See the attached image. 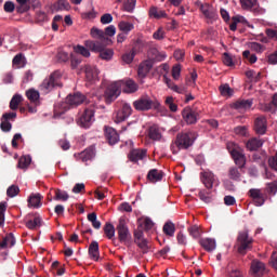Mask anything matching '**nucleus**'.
Wrapping results in <instances>:
<instances>
[{"label":"nucleus","mask_w":277,"mask_h":277,"mask_svg":"<svg viewBox=\"0 0 277 277\" xmlns=\"http://www.w3.org/2000/svg\"><path fill=\"white\" fill-rule=\"evenodd\" d=\"M53 88H62V71L60 70L52 72L50 77L45 78L40 85V89L43 92H51Z\"/></svg>","instance_id":"obj_6"},{"label":"nucleus","mask_w":277,"mask_h":277,"mask_svg":"<svg viewBox=\"0 0 277 277\" xmlns=\"http://www.w3.org/2000/svg\"><path fill=\"white\" fill-rule=\"evenodd\" d=\"M242 56L245 60H248V62H250L251 64H256V55L255 54H250L249 50H246L242 52Z\"/></svg>","instance_id":"obj_57"},{"label":"nucleus","mask_w":277,"mask_h":277,"mask_svg":"<svg viewBox=\"0 0 277 277\" xmlns=\"http://www.w3.org/2000/svg\"><path fill=\"white\" fill-rule=\"evenodd\" d=\"M249 274L253 277H261L265 275V263L253 260L251 262Z\"/></svg>","instance_id":"obj_17"},{"label":"nucleus","mask_w":277,"mask_h":277,"mask_svg":"<svg viewBox=\"0 0 277 277\" xmlns=\"http://www.w3.org/2000/svg\"><path fill=\"white\" fill-rule=\"evenodd\" d=\"M31 164V157L30 156H22L18 160L17 168L25 170V168H29Z\"/></svg>","instance_id":"obj_43"},{"label":"nucleus","mask_w":277,"mask_h":277,"mask_svg":"<svg viewBox=\"0 0 277 277\" xmlns=\"http://www.w3.org/2000/svg\"><path fill=\"white\" fill-rule=\"evenodd\" d=\"M267 62H268V64H272L273 66H275L277 64V50L268 55Z\"/></svg>","instance_id":"obj_64"},{"label":"nucleus","mask_w":277,"mask_h":277,"mask_svg":"<svg viewBox=\"0 0 277 277\" xmlns=\"http://www.w3.org/2000/svg\"><path fill=\"white\" fill-rule=\"evenodd\" d=\"M166 105L169 106L170 111H176L179 106L174 103V97L168 96L166 98Z\"/></svg>","instance_id":"obj_58"},{"label":"nucleus","mask_w":277,"mask_h":277,"mask_svg":"<svg viewBox=\"0 0 277 277\" xmlns=\"http://www.w3.org/2000/svg\"><path fill=\"white\" fill-rule=\"evenodd\" d=\"M84 75L89 83H94V81H98L100 71L98 68L94 65H85Z\"/></svg>","instance_id":"obj_20"},{"label":"nucleus","mask_w":277,"mask_h":277,"mask_svg":"<svg viewBox=\"0 0 277 277\" xmlns=\"http://www.w3.org/2000/svg\"><path fill=\"white\" fill-rule=\"evenodd\" d=\"M28 206L34 207L35 209H40L42 207V195L40 194H32L28 198Z\"/></svg>","instance_id":"obj_31"},{"label":"nucleus","mask_w":277,"mask_h":277,"mask_svg":"<svg viewBox=\"0 0 277 277\" xmlns=\"http://www.w3.org/2000/svg\"><path fill=\"white\" fill-rule=\"evenodd\" d=\"M248 196L252 198L255 207H263L265 205V200H267L265 195H263V192L259 188H251L248 192Z\"/></svg>","instance_id":"obj_15"},{"label":"nucleus","mask_w":277,"mask_h":277,"mask_svg":"<svg viewBox=\"0 0 277 277\" xmlns=\"http://www.w3.org/2000/svg\"><path fill=\"white\" fill-rule=\"evenodd\" d=\"M104 135L110 146H114L115 144H118V142H120V135L118 134L116 129L111 127L104 128Z\"/></svg>","instance_id":"obj_19"},{"label":"nucleus","mask_w":277,"mask_h":277,"mask_svg":"<svg viewBox=\"0 0 277 277\" xmlns=\"http://www.w3.org/2000/svg\"><path fill=\"white\" fill-rule=\"evenodd\" d=\"M117 3H122V8L126 12H131L132 10H135L137 0H117Z\"/></svg>","instance_id":"obj_40"},{"label":"nucleus","mask_w":277,"mask_h":277,"mask_svg":"<svg viewBox=\"0 0 277 277\" xmlns=\"http://www.w3.org/2000/svg\"><path fill=\"white\" fill-rule=\"evenodd\" d=\"M159 107V103L153 101L150 96L147 94L142 95L140 98V110L141 111H149V109H157Z\"/></svg>","instance_id":"obj_16"},{"label":"nucleus","mask_w":277,"mask_h":277,"mask_svg":"<svg viewBox=\"0 0 277 277\" xmlns=\"http://www.w3.org/2000/svg\"><path fill=\"white\" fill-rule=\"evenodd\" d=\"M87 217L88 221L91 222L93 228H95L96 230L101 228V221L96 219V212L89 213Z\"/></svg>","instance_id":"obj_48"},{"label":"nucleus","mask_w":277,"mask_h":277,"mask_svg":"<svg viewBox=\"0 0 277 277\" xmlns=\"http://www.w3.org/2000/svg\"><path fill=\"white\" fill-rule=\"evenodd\" d=\"M8 209V205L5 202H0V226L5 224V211Z\"/></svg>","instance_id":"obj_54"},{"label":"nucleus","mask_w":277,"mask_h":277,"mask_svg":"<svg viewBox=\"0 0 277 277\" xmlns=\"http://www.w3.org/2000/svg\"><path fill=\"white\" fill-rule=\"evenodd\" d=\"M219 90L222 96H233V90L228 84H222Z\"/></svg>","instance_id":"obj_53"},{"label":"nucleus","mask_w":277,"mask_h":277,"mask_svg":"<svg viewBox=\"0 0 277 277\" xmlns=\"http://www.w3.org/2000/svg\"><path fill=\"white\" fill-rule=\"evenodd\" d=\"M201 181L205 185V187H207L208 189H211V187H213V182L215 181L213 175L211 174H203L201 176Z\"/></svg>","instance_id":"obj_46"},{"label":"nucleus","mask_w":277,"mask_h":277,"mask_svg":"<svg viewBox=\"0 0 277 277\" xmlns=\"http://www.w3.org/2000/svg\"><path fill=\"white\" fill-rule=\"evenodd\" d=\"M146 133L149 140L153 142H160L161 137H163L161 135V130H159V126L157 124L149 126Z\"/></svg>","instance_id":"obj_25"},{"label":"nucleus","mask_w":277,"mask_h":277,"mask_svg":"<svg viewBox=\"0 0 277 277\" xmlns=\"http://www.w3.org/2000/svg\"><path fill=\"white\" fill-rule=\"evenodd\" d=\"M267 192L273 196L277 194V181L267 184Z\"/></svg>","instance_id":"obj_63"},{"label":"nucleus","mask_w":277,"mask_h":277,"mask_svg":"<svg viewBox=\"0 0 277 277\" xmlns=\"http://www.w3.org/2000/svg\"><path fill=\"white\" fill-rule=\"evenodd\" d=\"M188 233L189 235H192V237H194L195 239H198V237H200V227H198L197 225H194L188 228Z\"/></svg>","instance_id":"obj_62"},{"label":"nucleus","mask_w":277,"mask_h":277,"mask_svg":"<svg viewBox=\"0 0 277 277\" xmlns=\"http://www.w3.org/2000/svg\"><path fill=\"white\" fill-rule=\"evenodd\" d=\"M68 198H70V196L68 195V193H66V190H62V189L55 190L54 200H61L62 202H66Z\"/></svg>","instance_id":"obj_47"},{"label":"nucleus","mask_w":277,"mask_h":277,"mask_svg":"<svg viewBox=\"0 0 277 277\" xmlns=\"http://www.w3.org/2000/svg\"><path fill=\"white\" fill-rule=\"evenodd\" d=\"M42 226V219L40 216H35L34 220H29L26 222V228L29 230H36Z\"/></svg>","instance_id":"obj_35"},{"label":"nucleus","mask_w":277,"mask_h":277,"mask_svg":"<svg viewBox=\"0 0 277 277\" xmlns=\"http://www.w3.org/2000/svg\"><path fill=\"white\" fill-rule=\"evenodd\" d=\"M252 243H254V239L250 237V234H248V230H242V232H239L238 234L235 248L238 254H241L243 256L248 254V250H252Z\"/></svg>","instance_id":"obj_3"},{"label":"nucleus","mask_w":277,"mask_h":277,"mask_svg":"<svg viewBox=\"0 0 277 277\" xmlns=\"http://www.w3.org/2000/svg\"><path fill=\"white\" fill-rule=\"evenodd\" d=\"M128 159L132 163H137L140 161V149H131L130 153L128 154Z\"/></svg>","instance_id":"obj_50"},{"label":"nucleus","mask_w":277,"mask_h":277,"mask_svg":"<svg viewBox=\"0 0 277 277\" xmlns=\"http://www.w3.org/2000/svg\"><path fill=\"white\" fill-rule=\"evenodd\" d=\"M18 3L17 6L12 1H6L4 3L3 10L8 14H12L14 10H16L17 14H25V12H29V0H16Z\"/></svg>","instance_id":"obj_9"},{"label":"nucleus","mask_w":277,"mask_h":277,"mask_svg":"<svg viewBox=\"0 0 277 277\" xmlns=\"http://www.w3.org/2000/svg\"><path fill=\"white\" fill-rule=\"evenodd\" d=\"M134 57H135V49H132L130 53H126L122 55V62H124V64H131Z\"/></svg>","instance_id":"obj_56"},{"label":"nucleus","mask_w":277,"mask_h":277,"mask_svg":"<svg viewBox=\"0 0 277 277\" xmlns=\"http://www.w3.org/2000/svg\"><path fill=\"white\" fill-rule=\"evenodd\" d=\"M253 105L252 100H238L233 104L234 109H238V111H246L250 109Z\"/></svg>","instance_id":"obj_27"},{"label":"nucleus","mask_w":277,"mask_h":277,"mask_svg":"<svg viewBox=\"0 0 277 277\" xmlns=\"http://www.w3.org/2000/svg\"><path fill=\"white\" fill-rule=\"evenodd\" d=\"M8 241H10V248H12V246L16 243V239H14L13 234H8L0 242L1 250H5V248H9Z\"/></svg>","instance_id":"obj_38"},{"label":"nucleus","mask_w":277,"mask_h":277,"mask_svg":"<svg viewBox=\"0 0 277 277\" xmlns=\"http://www.w3.org/2000/svg\"><path fill=\"white\" fill-rule=\"evenodd\" d=\"M141 228L147 234V237H149L151 233H155V222L148 216H142Z\"/></svg>","instance_id":"obj_22"},{"label":"nucleus","mask_w":277,"mask_h":277,"mask_svg":"<svg viewBox=\"0 0 277 277\" xmlns=\"http://www.w3.org/2000/svg\"><path fill=\"white\" fill-rule=\"evenodd\" d=\"M227 277H243V271L235 265V263L230 262L227 265Z\"/></svg>","instance_id":"obj_30"},{"label":"nucleus","mask_w":277,"mask_h":277,"mask_svg":"<svg viewBox=\"0 0 277 277\" xmlns=\"http://www.w3.org/2000/svg\"><path fill=\"white\" fill-rule=\"evenodd\" d=\"M105 45L106 44L101 41H85V47L89 49V51H93V53H100L101 60L110 62V60L114 57V51L111 49L105 48Z\"/></svg>","instance_id":"obj_2"},{"label":"nucleus","mask_w":277,"mask_h":277,"mask_svg":"<svg viewBox=\"0 0 277 277\" xmlns=\"http://www.w3.org/2000/svg\"><path fill=\"white\" fill-rule=\"evenodd\" d=\"M199 10L201 14H203V16L210 21H215V18H217V12H215L213 5L209 3H200Z\"/></svg>","instance_id":"obj_21"},{"label":"nucleus","mask_w":277,"mask_h":277,"mask_svg":"<svg viewBox=\"0 0 277 277\" xmlns=\"http://www.w3.org/2000/svg\"><path fill=\"white\" fill-rule=\"evenodd\" d=\"M253 129L258 135H265L267 133V118L264 116L255 118Z\"/></svg>","instance_id":"obj_18"},{"label":"nucleus","mask_w":277,"mask_h":277,"mask_svg":"<svg viewBox=\"0 0 277 277\" xmlns=\"http://www.w3.org/2000/svg\"><path fill=\"white\" fill-rule=\"evenodd\" d=\"M248 25V19L241 15H236L232 17V24L229 25L230 31H237V25Z\"/></svg>","instance_id":"obj_33"},{"label":"nucleus","mask_w":277,"mask_h":277,"mask_svg":"<svg viewBox=\"0 0 277 277\" xmlns=\"http://www.w3.org/2000/svg\"><path fill=\"white\" fill-rule=\"evenodd\" d=\"M82 103H85V95H83V93L77 92L74 94H69L66 97V103H64L62 105V111H60L58 114H64L65 111H68V109H70V107H79V105H82Z\"/></svg>","instance_id":"obj_8"},{"label":"nucleus","mask_w":277,"mask_h":277,"mask_svg":"<svg viewBox=\"0 0 277 277\" xmlns=\"http://www.w3.org/2000/svg\"><path fill=\"white\" fill-rule=\"evenodd\" d=\"M122 83L126 85L124 92H128L129 94L137 92V84L132 79L123 80Z\"/></svg>","instance_id":"obj_37"},{"label":"nucleus","mask_w":277,"mask_h":277,"mask_svg":"<svg viewBox=\"0 0 277 277\" xmlns=\"http://www.w3.org/2000/svg\"><path fill=\"white\" fill-rule=\"evenodd\" d=\"M198 135L196 132H182L176 135L175 138V147L177 149H174V145H172L173 155H176L179 150H187V148H190V146H194V142H196V138Z\"/></svg>","instance_id":"obj_1"},{"label":"nucleus","mask_w":277,"mask_h":277,"mask_svg":"<svg viewBox=\"0 0 277 277\" xmlns=\"http://www.w3.org/2000/svg\"><path fill=\"white\" fill-rule=\"evenodd\" d=\"M96 111V106H89L82 113L79 114L77 119L78 127L81 129H90L94 123V114Z\"/></svg>","instance_id":"obj_4"},{"label":"nucleus","mask_w":277,"mask_h":277,"mask_svg":"<svg viewBox=\"0 0 277 277\" xmlns=\"http://www.w3.org/2000/svg\"><path fill=\"white\" fill-rule=\"evenodd\" d=\"M16 120V113H4L0 119V129L3 133L12 131V122Z\"/></svg>","instance_id":"obj_11"},{"label":"nucleus","mask_w":277,"mask_h":277,"mask_svg":"<svg viewBox=\"0 0 277 277\" xmlns=\"http://www.w3.org/2000/svg\"><path fill=\"white\" fill-rule=\"evenodd\" d=\"M90 48H85L83 45H77L75 48L76 53H79V55H82L83 57H90Z\"/></svg>","instance_id":"obj_55"},{"label":"nucleus","mask_w":277,"mask_h":277,"mask_svg":"<svg viewBox=\"0 0 277 277\" xmlns=\"http://www.w3.org/2000/svg\"><path fill=\"white\" fill-rule=\"evenodd\" d=\"M21 103H23V95H21V94L13 95V97L11 98V102H10V109H12V111H16V109H18V105H21Z\"/></svg>","instance_id":"obj_41"},{"label":"nucleus","mask_w":277,"mask_h":277,"mask_svg":"<svg viewBox=\"0 0 277 277\" xmlns=\"http://www.w3.org/2000/svg\"><path fill=\"white\" fill-rule=\"evenodd\" d=\"M118 27L122 31V34H128L129 35L130 31H133V24H131L129 22H124V21L120 22L118 24Z\"/></svg>","instance_id":"obj_49"},{"label":"nucleus","mask_w":277,"mask_h":277,"mask_svg":"<svg viewBox=\"0 0 277 277\" xmlns=\"http://www.w3.org/2000/svg\"><path fill=\"white\" fill-rule=\"evenodd\" d=\"M183 119L185 120L186 124H196L198 120H200V114L190 107H186L182 111Z\"/></svg>","instance_id":"obj_14"},{"label":"nucleus","mask_w":277,"mask_h":277,"mask_svg":"<svg viewBox=\"0 0 277 277\" xmlns=\"http://www.w3.org/2000/svg\"><path fill=\"white\" fill-rule=\"evenodd\" d=\"M246 146L248 150H251V151L259 150V148L263 146V141H261L260 138L253 137L247 142Z\"/></svg>","instance_id":"obj_34"},{"label":"nucleus","mask_w":277,"mask_h":277,"mask_svg":"<svg viewBox=\"0 0 277 277\" xmlns=\"http://www.w3.org/2000/svg\"><path fill=\"white\" fill-rule=\"evenodd\" d=\"M120 96V84L118 82H114L105 91V101L107 105H110V103H114L116 98Z\"/></svg>","instance_id":"obj_12"},{"label":"nucleus","mask_w":277,"mask_h":277,"mask_svg":"<svg viewBox=\"0 0 277 277\" xmlns=\"http://www.w3.org/2000/svg\"><path fill=\"white\" fill-rule=\"evenodd\" d=\"M77 161H82V163H88V161H92L96 157V147L91 145L90 147L85 148L83 151L79 154H75Z\"/></svg>","instance_id":"obj_13"},{"label":"nucleus","mask_w":277,"mask_h":277,"mask_svg":"<svg viewBox=\"0 0 277 277\" xmlns=\"http://www.w3.org/2000/svg\"><path fill=\"white\" fill-rule=\"evenodd\" d=\"M227 150H229L230 156L233 157L236 166H238L240 172L246 168V155L243 154V149L239 147V145L235 143L227 144Z\"/></svg>","instance_id":"obj_5"},{"label":"nucleus","mask_w":277,"mask_h":277,"mask_svg":"<svg viewBox=\"0 0 277 277\" xmlns=\"http://www.w3.org/2000/svg\"><path fill=\"white\" fill-rule=\"evenodd\" d=\"M171 75L175 81H179V78L181 77V64H176L172 67Z\"/></svg>","instance_id":"obj_60"},{"label":"nucleus","mask_w":277,"mask_h":277,"mask_svg":"<svg viewBox=\"0 0 277 277\" xmlns=\"http://www.w3.org/2000/svg\"><path fill=\"white\" fill-rule=\"evenodd\" d=\"M104 233L108 239H114L116 236V227L111 223H106L104 226Z\"/></svg>","instance_id":"obj_42"},{"label":"nucleus","mask_w":277,"mask_h":277,"mask_svg":"<svg viewBox=\"0 0 277 277\" xmlns=\"http://www.w3.org/2000/svg\"><path fill=\"white\" fill-rule=\"evenodd\" d=\"M176 232V227L174 223L168 222L163 225V233L167 234L169 237H174V233Z\"/></svg>","instance_id":"obj_44"},{"label":"nucleus","mask_w":277,"mask_h":277,"mask_svg":"<svg viewBox=\"0 0 277 277\" xmlns=\"http://www.w3.org/2000/svg\"><path fill=\"white\" fill-rule=\"evenodd\" d=\"M19 193H21V188H18L17 185H11L6 189V196H9V198H15V196H18Z\"/></svg>","instance_id":"obj_52"},{"label":"nucleus","mask_w":277,"mask_h":277,"mask_svg":"<svg viewBox=\"0 0 277 277\" xmlns=\"http://www.w3.org/2000/svg\"><path fill=\"white\" fill-rule=\"evenodd\" d=\"M26 96L31 103H36V101H39L40 93L34 89H30L26 92Z\"/></svg>","instance_id":"obj_51"},{"label":"nucleus","mask_w":277,"mask_h":277,"mask_svg":"<svg viewBox=\"0 0 277 277\" xmlns=\"http://www.w3.org/2000/svg\"><path fill=\"white\" fill-rule=\"evenodd\" d=\"M89 256L92 261H98L101 252L98 251V242L93 240L89 246Z\"/></svg>","instance_id":"obj_29"},{"label":"nucleus","mask_w":277,"mask_h":277,"mask_svg":"<svg viewBox=\"0 0 277 277\" xmlns=\"http://www.w3.org/2000/svg\"><path fill=\"white\" fill-rule=\"evenodd\" d=\"M117 233H118L119 241H121V243H124V241L129 239V227H127V224L124 223L123 219L119 220V224L117 226Z\"/></svg>","instance_id":"obj_23"},{"label":"nucleus","mask_w":277,"mask_h":277,"mask_svg":"<svg viewBox=\"0 0 277 277\" xmlns=\"http://www.w3.org/2000/svg\"><path fill=\"white\" fill-rule=\"evenodd\" d=\"M119 105V109L115 113L114 115V122L116 124H120V122H124L127 118L133 114V108H131V105L128 104L127 102H121Z\"/></svg>","instance_id":"obj_10"},{"label":"nucleus","mask_w":277,"mask_h":277,"mask_svg":"<svg viewBox=\"0 0 277 277\" xmlns=\"http://www.w3.org/2000/svg\"><path fill=\"white\" fill-rule=\"evenodd\" d=\"M91 36L92 38H96L97 40H101L100 42H103L104 44H109V42H111L109 38L116 36V26L109 25L108 27L105 28V30H101L98 28H92Z\"/></svg>","instance_id":"obj_7"},{"label":"nucleus","mask_w":277,"mask_h":277,"mask_svg":"<svg viewBox=\"0 0 277 277\" xmlns=\"http://www.w3.org/2000/svg\"><path fill=\"white\" fill-rule=\"evenodd\" d=\"M200 246H202V248L206 249L207 252H213L216 247L215 240L211 238H205L200 240Z\"/></svg>","instance_id":"obj_36"},{"label":"nucleus","mask_w":277,"mask_h":277,"mask_svg":"<svg viewBox=\"0 0 277 277\" xmlns=\"http://www.w3.org/2000/svg\"><path fill=\"white\" fill-rule=\"evenodd\" d=\"M140 250L142 254H148L153 250V242L148 238H143L141 233Z\"/></svg>","instance_id":"obj_32"},{"label":"nucleus","mask_w":277,"mask_h":277,"mask_svg":"<svg viewBox=\"0 0 277 277\" xmlns=\"http://www.w3.org/2000/svg\"><path fill=\"white\" fill-rule=\"evenodd\" d=\"M13 66H16L17 68H24V66H25V55H23V53H19V54L14 56Z\"/></svg>","instance_id":"obj_45"},{"label":"nucleus","mask_w":277,"mask_h":277,"mask_svg":"<svg viewBox=\"0 0 277 277\" xmlns=\"http://www.w3.org/2000/svg\"><path fill=\"white\" fill-rule=\"evenodd\" d=\"M149 16H153L154 18H167L168 14L166 11L158 9L157 6H153L149 10Z\"/></svg>","instance_id":"obj_39"},{"label":"nucleus","mask_w":277,"mask_h":277,"mask_svg":"<svg viewBox=\"0 0 277 277\" xmlns=\"http://www.w3.org/2000/svg\"><path fill=\"white\" fill-rule=\"evenodd\" d=\"M154 40H163L166 38V30L162 27L158 28L157 31L153 34Z\"/></svg>","instance_id":"obj_61"},{"label":"nucleus","mask_w":277,"mask_h":277,"mask_svg":"<svg viewBox=\"0 0 277 277\" xmlns=\"http://www.w3.org/2000/svg\"><path fill=\"white\" fill-rule=\"evenodd\" d=\"M153 66H155V62L153 61V58L145 60L140 64L141 79H144V77L148 76V72L153 70Z\"/></svg>","instance_id":"obj_24"},{"label":"nucleus","mask_w":277,"mask_h":277,"mask_svg":"<svg viewBox=\"0 0 277 277\" xmlns=\"http://www.w3.org/2000/svg\"><path fill=\"white\" fill-rule=\"evenodd\" d=\"M251 51H255V53H263L265 51V45L259 42H251L250 43Z\"/></svg>","instance_id":"obj_59"},{"label":"nucleus","mask_w":277,"mask_h":277,"mask_svg":"<svg viewBox=\"0 0 277 277\" xmlns=\"http://www.w3.org/2000/svg\"><path fill=\"white\" fill-rule=\"evenodd\" d=\"M140 48L147 49V53L151 57V60H155V57H157V55L159 54V50H157V48L153 47V41H148V42L141 41Z\"/></svg>","instance_id":"obj_26"},{"label":"nucleus","mask_w":277,"mask_h":277,"mask_svg":"<svg viewBox=\"0 0 277 277\" xmlns=\"http://www.w3.org/2000/svg\"><path fill=\"white\" fill-rule=\"evenodd\" d=\"M242 10H252L254 14H261V9L256 8V0H240Z\"/></svg>","instance_id":"obj_28"}]
</instances>
